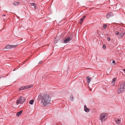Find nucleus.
Returning a JSON list of instances; mask_svg holds the SVG:
<instances>
[{
    "label": "nucleus",
    "mask_w": 125,
    "mask_h": 125,
    "mask_svg": "<svg viewBox=\"0 0 125 125\" xmlns=\"http://www.w3.org/2000/svg\"><path fill=\"white\" fill-rule=\"evenodd\" d=\"M22 110H21L20 111L18 112L16 114V116H19L22 114Z\"/></svg>",
    "instance_id": "obj_13"
},
{
    "label": "nucleus",
    "mask_w": 125,
    "mask_h": 125,
    "mask_svg": "<svg viewBox=\"0 0 125 125\" xmlns=\"http://www.w3.org/2000/svg\"><path fill=\"white\" fill-rule=\"evenodd\" d=\"M107 40L108 41H109L110 40V38H108L107 39Z\"/></svg>",
    "instance_id": "obj_25"
},
{
    "label": "nucleus",
    "mask_w": 125,
    "mask_h": 125,
    "mask_svg": "<svg viewBox=\"0 0 125 125\" xmlns=\"http://www.w3.org/2000/svg\"><path fill=\"white\" fill-rule=\"evenodd\" d=\"M86 78H90L89 76H88L86 77Z\"/></svg>",
    "instance_id": "obj_26"
},
{
    "label": "nucleus",
    "mask_w": 125,
    "mask_h": 125,
    "mask_svg": "<svg viewBox=\"0 0 125 125\" xmlns=\"http://www.w3.org/2000/svg\"><path fill=\"white\" fill-rule=\"evenodd\" d=\"M38 98L41 99L43 105L44 106H47L48 104L50 103L51 101V97L47 94H43L39 95Z\"/></svg>",
    "instance_id": "obj_1"
},
{
    "label": "nucleus",
    "mask_w": 125,
    "mask_h": 125,
    "mask_svg": "<svg viewBox=\"0 0 125 125\" xmlns=\"http://www.w3.org/2000/svg\"><path fill=\"white\" fill-rule=\"evenodd\" d=\"M32 86L33 85H30L28 86L26 85L20 88L19 90H22L24 89H27L29 88H31Z\"/></svg>",
    "instance_id": "obj_5"
},
{
    "label": "nucleus",
    "mask_w": 125,
    "mask_h": 125,
    "mask_svg": "<svg viewBox=\"0 0 125 125\" xmlns=\"http://www.w3.org/2000/svg\"><path fill=\"white\" fill-rule=\"evenodd\" d=\"M57 42V40L55 38V40L54 41V43H56Z\"/></svg>",
    "instance_id": "obj_24"
},
{
    "label": "nucleus",
    "mask_w": 125,
    "mask_h": 125,
    "mask_svg": "<svg viewBox=\"0 0 125 125\" xmlns=\"http://www.w3.org/2000/svg\"><path fill=\"white\" fill-rule=\"evenodd\" d=\"M69 98L71 101H72L73 100V96L72 94H71Z\"/></svg>",
    "instance_id": "obj_15"
},
{
    "label": "nucleus",
    "mask_w": 125,
    "mask_h": 125,
    "mask_svg": "<svg viewBox=\"0 0 125 125\" xmlns=\"http://www.w3.org/2000/svg\"><path fill=\"white\" fill-rule=\"evenodd\" d=\"M17 45H7L5 46V48L7 49H10L12 48H14Z\"/></svg>",
    "instance_id": "obj_6"
},
{
    "label": "nucleus",
    "mask_w": 125,
    "mask_h": 125,
    "mask_svg": "<svg viewBox=\"0 0 125 125\" xmlns=\"http://www.w3.org/2000/svg\"><path fill=\"white\" fill-rule=\"evenodd\" d=\"M113 15V13L111 12H110L109 13H108L106 15V17L108 19L110 18Z\"/></svg>",
    "instance_id": "obj_10"
},
{
    "label": "nucleus",
    "mask_w": 125,
    "mask_h": 125,
    "mask_svg": "<svg viewBox=\"0 0 125 125\" xmlns=\"http://www.w3.org/2000/svg\"><path fill=\"white\" fill-rule=\"evenodd\" d=\"M116 81V79H113V81L112 82V84L114 85L115 84V83Z\"/></svg>",
    "instance_id": "obj_16"
},
{
    "label": "nucleus",
    "mask_w": 125,
    "mask_h": 125,
    "mask_svg": "<svg viewBox=\"0 0 125 125\" xmlns=\"http://www.w3.org/2000/svg\"><path fill=\"white\" fill-rule=\"evenodd\" d=\"M34 102V100H31L30 101L29 103L30 104H33V103Z\"/></svg>",
    "instance_id": "obj_17"
},
{
    "label": "nucleus",
    "mask_w": 125,
    "mask_h": 125,
    "mask_svg": "<svg viewBox=\"0 0 125 125\" xmlns=\"http://www.w3.org/2000/svg\"><path fill=\"white\" fill-rule=\"evenodd\" d=\"M115 121L116 124H119L121 122V118L118 117L115 119Z\"/></svg>",
    "instance_id": "obj_7"
},
{
    "label": "nucleus",
    "mask_w": 125,
    "mask_h": 125,
    "mask_svg": "<svg viewBox=\"0 0 125 125\" xmlns=\"http://www.w3.org/2000/svg\"><path fill=\"white\" fill-rule=\"evenodd\" d=\"M103 48L104 49H105V48H106V45H105V44H104L103 45Z\"/></svg>",
    "instance_id": "obj_23"
},
{
    "label": "nucleus",
    "mask_w": 125,
    "mask_h": 125,
    "mask_svg": "<svg viewBox=\"0 0 125 125\" xmlns=\"http://www.w3.org/2000/svg\"><path fill=\"white\" fill-rule=\"evenodd\" d=\"M115 33L117 35L119 34V32L118 31H116L115 32Z\"/></svg>",
    "instance_id": "obj_22"
},
{
    "label": "nucleus",
    "mask_w": 125,
    "mask_h": 125,
    "mask_svg": "<svg viewBox=\"0 0 125 125\" xmlns=\"http://www.w3.org/2000/svg\"><path fill=\"white\" fill-rule=\"evenodd\" d=\"M3 16H5V14H3Z\"/></svg>",
    "instance_id": "obj_31"
},
{
    "label": "nucleus",
    "mask_w": 125,
    "mask_h": 125,
    "mask_svg": "<svg viewBox=\"0 0 125 125\" xmlns=\"http://www.w3.org/2000/svg\"><path fill=\"white\" fill-rule=\"evenodd\" d=\"M42 62H41V61H40L39 62V64H41L42 63Z\"/></svg>",
    "instance_id": "obj_28"
},
{
    "label": "nucleus",
    "mask_w": 125,
    "mask_h": 125,
    "mask_svg": "<svg viewBox=\"0 0 125 125\" xmlns=\"http://www.w3.org/2000/svg\"><path fill=\"white\" fill-rule=\"evenodd\" d=\"M125 91V82H123L120 85V88L117 91L118 94L122 93Z\"/></svg>",
    "instance_id": "obj_2"
},
{
    "label": "nucleus",
    "mask_w": 125,
    "mask_h": 125,
    "mask_svg": "<svg viewBox=\"0 0 125 125\" xmlns=\"http://www.w3.org/2000/svg\"><path fill=\"white\" fill-rule=\"evenodd\" d=\"M84 110L85 112H88L89 111V109L87 108L86 106L85 105H84Z\"/></svg>",
    "instance_id": "obj_12"
},
{
    "label": "nucleus",
    "mask_w": 125,
    "mask_h": 125,
    "mask_svg": "<svg viewBox=\"0 0 125 125\" xmlns=\"http://www.w3.org/2000/svg\"><path fill=\"white\" fill-rule=\"evenodd\" d=\"M91 79H87V81L88 83H90Z\"/></svg>",
    "instance_id": "obj_21"
},
{
    "label": "nucleus",
    "mask_w": 125,
    "mask_h": 125,
    "mask_svg": "<svg viewBox=\"0 0 125 125\" xmlns=\"http://www.w3.org/2000/svg\"><path fill=\"white\" fill-rule=\"evenodd\" d=\"M125 31H123L121 33H120L119 36L118 38L119 39H121L123 36L125 34Z\"/></svg>",
    "instance_id": "obj_8"
},
{
    "label": "nucleus",
    "mask_w": 125,
    "mask_h": 125,
    "mask_svg": "<svg viewBox=\"0 0 125 125\" xmlns=\"http://www.w3.org/2000/svg\"><path fill=\"white\" fill-rule=\"evenodd\" d=\"M82 22L81 21L80 22V24H81L82 23Z\"/></svg>",
    "instance_id": "obj_30"
},
{
    "label": "nucleus",
    "mask_w": 125,
    "mask_h": 125,
    "mask_svg": "<svg viewBox=\"0 0 125 125\" xmlns=\"http://www.w3.org/2000/svg\"><path fill=\"white\" fill-rule=\"evenodd\" d=\"M112 63H113L114 64H115V61L114 60H113L112 62H111V64H112Z\"/></svg>",
    "instance_id": "obj_20"
},
{
    "label": "nucleus",
    "mask_w": 125,
    "mask_h": 125,
    "mask_svg": "<svg viewBox=\"0 0 125 125\" xmlns=\"http://www.w3.org/2000/svg\"><path fill=\"white\" fill-rule=\"evenodd\" d=\"M123 71L125 73V69L123 70Z\"/></svg>",
    "instance_id": "obj_27"
},
{
    "label": "nucleus",
    "mask_w": 125,
    "mask_h": 125,
    "mask_svg": "<svg viewBox=\"0 0 125 125\" xmlns=\"http://www.w3.org/2000/svg\"><path fill=\"white\" fill-rule=\"evenodd\" d=\"M72 39V38L70 37H67L65 39L64 41V42L65 43H67Z\"/></svg>",
    "instance_id": "obj_9"
},
{
    "label": "nucleus",
    "mask_w": 125,
    "mask_h": 125,
    "mask_svg": "<svg viewBox=\"0 0 125 125\" xmlns=\"http://www.w3.org/2000/svg\"><path fill=\"white\" fill-rule=\"evenodd\" d=\"M106 116L107 114L106 113H102L100 116L99 119L102 122L103 121H105L107 119Z\"/></svg>",
    "instance_id": "obj_4"
},
{
    "label": "nucleus",
    "mask_w": 125,
    "mask_h": 125,
    "mask_svg": "<svg viewBox=\"0 0 125 125\" xmlns=\"http://www.w3.org/2000/svg\"><path fill=\"white\" fill-rule=\"evenodd\" d=\"M107 26L106 25L104 24L103 26V28L104 29H105L106 28Z\"/></svg>",
    "instance_id": "obj_19"
},
{
    "label": "nucleus",
    "mask_w": 125,
    "mask_h": 125,
    "mask_svg": "<svg viewBox=\"0 0 125 125\" xmlns=\"http://www.w3.org/2000/svg\"><path fill=\"white\" fill-rule=\"evenodd\" d=\"M20 4L19 2H15L13 3V4L15 6H17L18 5Z\"/></svg>",
    "instance_id": "obj_14"
},
{
    "label": "nucleus",
    "mask_w": 125,
    "mask_h": 125,
    "mask_svg": "<svg viewBox=\"0 0 125 125\" xmlns=\"http://www.w3.org/2000/svg\"><path fill=\"white\" fill-rule=\"evenodd\" d=\"M5 77V76H2L1 77V78H3V77Z\"/></svg>",
    "instance_id": "obj_29"
},
{
    "label": "nucleus",
    "mask_w": 125,
    "mask_h": 125,
    "mask_svg": "<svg viewBox=\"0 0 125 125\" xmlns=\"http://www.w3.org/2000/svg\"><path fill=\"white\" fill-rule=\"evenodd\" d=\"M25 101V99L23 96H21L19 98L16 104L17 105L20 104H22Z\"/></svg>",
    "instance_id": "obj_3"
},
{
    "label": "nucleus",
    "mask_w": 125,
    "mask_h": 125,
    "mask_svg": "<svg viewBox=\"0 0 125 125\" xmlns=\"http://www.w3.org/2000/svg\"><path fill=\"white\" fill-rule=\"evenodd\" d=\"M86 17V16L85 15L83 16V18L81 19H80V20L83 22V21L84 20V18Z\"/></svg>",
    "instance_id": "obj_18"
},
{
    "label": "nucleus",
    "mask_w": 125,
    "mask_h": 125,
    "mask_svg": "<svg viewBox=\"0 0 125 125\" xmlns=\"http://www.w3.org/2000/svg\"><path fill=\"white\" fill-rule=\"evenodd\" d=\"M31 6H33V7L32 8L35 10L36 9V5L33 3H31L30 4Z\"/></svg>",
    "instance_id": "obj_11"
}]
</instances>
